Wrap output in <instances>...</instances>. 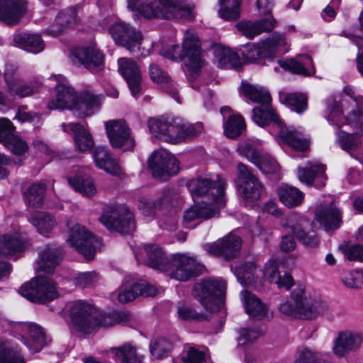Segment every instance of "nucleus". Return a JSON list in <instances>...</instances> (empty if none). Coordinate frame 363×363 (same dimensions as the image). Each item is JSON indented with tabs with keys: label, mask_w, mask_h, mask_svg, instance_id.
Listing matches in <instances>:
<instances>
[{
	"label": "nucleus",
	"mask_w": 363,
	"mask_h": 363,
	"mask_svg": "<svg viewBox=\"0 0 363 363\" xmlns=\"http://www.w3.org/2000/svg\"><path fill=\"white\" fill-rule=\"evenodd\" d=\"M69 315L75 328L85 334L91 333L99 326L110 327L125 323L130 320V313L128 312L103 313L94 306L83 301H77L72 304Z\"/></svg>",
	"instance_id": "nucleus-1"
},
{
	"label": "nucleus",
	"mask_w": 363,
	"mask_h": 363,
	"mask_svg": "<svg viewBox=\"0 0 363 363\" xmlns=\"http://www.w3.org/2000/svg\"><path fill=\"white\" fill-rule=\"evenodd\" d=\"M147 126L154 137L173 144L197 137L203 130L201 123H185L179 118H150Z\"/></svg>",
	"instance_id": "nucleus-2"
},
{
	"label": "nucleus",
	"mask_w": 363,
	"mask_h": 363,
	"mask_svg": "<svg viewBox=\"0 0 363 363\" xmlns=\"http://www.w3.org/2000/svg\"><path fill=\"white\" fill-rule=\"evenodd\" d=\"M329 309L326 302L307 297L302 286L295 288L291 292V299L281 303L279 307L283 315L307 320L325 314Z\"/></svg>",
	"instance_id": "nucleus-3"
},
{
	"label": "nucleus",
	"mask_w": 363,
	"mask_h": 363,
	"mask_svg": "<svg viewBox=\"0 0 363 363\" xmlns=\"http://www.w3.org/2000/svg\"><path fill=\"white\" fill-rule=\"evenodd\" d=\"M128 7L147 18L188 17L192 11L190 5L179 0H129Z\"/></svg>",
	"instance_id": "nucleus-4"
},
{
	"label": "nucleus",
	"mask_w": 363,
	"mask_h": 363,
	"mask_svg": "<svg viewBox=\"0 0 363 363\" xmlns=\"http://www.w3.org/2000/svg\"><path fill=\"white\" fill-rule=\"evenodd\" d=\"M242 91L244 96L260 106L252 110V118L259 126L264 127L272 122L280 124L277 114L271 106L272 98L267 91L250 84H243Z\"/></svg>",
	"instance_id": "nucleus-5"
},
{
	"label": "nucleus",
	"mask_w": 363,
	"mask_h": 363,
	"mask_svg": "<svg viewBox=\"0 0 363 363\" xmlns=\"http://www.w3.org/2000/svg\"><path fill=\"white\" fill-rule=\"evenodd\" d=\"M225 181L219 175L216 176V180L201 177L187 183V187L195 202L200 197H206L207 200L202 202H207L209 206L214 203L218 208L225 205Z\"/></svg>",
	"instance_id": "nucleus-6"
},
{
	"label": "nucleus",
	"mask_w": 363,
	"mask_h": 363,
	"mask_svg": "<svg viewBox=\"0 0 363 363\" xmlns=\"http://www.w3.org/2000/svg\"><path fill=\"white\" fill-rule=\"evenodd\" d=\"M225 290V282L206 279L194 285L192 294L207 311L216 313L223 306Z\"/></svg>",
	"instance_id": "nucleus-7"
},
{
	"label": "nucleus",
	"mask_w": 363,
	"mask_h": 363,
	"mask_svg": "<svg viewBox=\"0 0 363 363\" xmlns=\"http://www.w3.org/2000/svg\"><path fill=\"white\" fill-rule=\"evenodd\" d=\"M69 228L68 245L83 255L86 259L94 258L96 250L101 246L100 240L88 231L84 226L69 220L67 223Z\"/></svg>",
	"instance_id": "nucleus-8"
},
{
	"label": "nucleus",
	"mask_w": 363,
	"mask_h": 363,
	"mask_svg": "<svg viewBox=\"0 0 363 363\" xmlns=\"http://www.w3.org/2000/svg\"><path fill=\"white\" fill-rule=\"evenodd\" d=\"M19 292L27 299L37 303L50 301L58 296L55 283L48 275L41 273L21 286Z\"/></svg>",
	"instance_id": "nucleus-9"
},
{
	"label": "nucleus",
	"mask_w": 363,
	"mask_h": 363,
	"mask_svg": "<svg viewBox=\"0 0 363 363\" xmlns=\"http://www.w3.org/2000/svg\"><path fill=\"white\" fill-rule=\"evenodd\" d=\"M237 185L241 197L247 203L259 200L265 194L264 188L252 171L242 163L237 166Z\"/></svg>",
	"instance_id": "nucleus-10"
},
{
	"label": "nucleus",
	"mask_w": 363,
	"mask_h": 363,
	"mask_svg": "<svg viewBox=\"0 0 363 363\" xmlns=\"http://www.w3.org/2000/svg\"><path fill=\"white\" fill-rule=\"evenodd\" d=\"M105 128L109 143L113 149L122 152L133 151L136 142L132 131L123 119L110 120L105 123Z\"/></svg>",
	"instance_id": "nucleus-11"
},
{
	"label": "nucleus",
	"mask_w": 363,
	"mask_h": 363,
	"mask_svg": "<svg viewBox=\"0 0 363 363\" xmlns=\"http://www.w3.org/2000/svg\"><path fill=\"white\" fill-rule=\"evenodd\" d=\"M108 32L116 44L125 48L133 55H139L143 40L140 32L121 21L112 24L108 28Z\"/></svg>",
	"instance_id": "nucleus-12"
},
{
	"label": "nucleus",
	"mask_w": 363,
	"mask_h": 363,
	"mask_svg": "<svg viewBox=\"0 0 363 363\" xmlns=\"http://www.w3.org/2000/svg\"><path fill=\"white\" fill-rule=\"evenodd\" d=\"M169 267L165 271L171 278L185 281L194 277L200 275L203 266L199 263L194 257L186 255H177L169 262Z\"/></svg>",
	"instance_id": "nucleus-13"
},
{
	"label": "nucleus",
	"mask_w": 363,
	"mask_h": 363,
	"mask_svg": "<svg viewBox=\"0 0 363 363\" xmlns=\"http://www.w3.org/2000/svg\"><path fill=\"white\" fill-rule=\"evenodd\" d=\"M148 163L153 177L160 179H167L177 174L179 169L178 160L165 150L154 152Z\"/></svg>",
	"instance_id": "nucleus-14"
},
{
	"label": "nucleus",
	"mask_w": 363,
	"mask_h": 363,
	"mask_svg": "<svg viewBox=\"0 0 363 363\" xmlns=\"http://www.w3.org/2000/svg\"><path fill=\"white\" fill-rule=\"evenodd\" d=\"M100 220L108 229L121 234H130L135 228L133 213L123 207L112 209L104 214Z\"/></svg>",
	"instance_id": "nucleus-15"
},
{
	"label": "nucleus",
	"mask_w": 363,
	"mask_h": 363,
	"mask_svg": "<svg viewBox=\"0 0 363 363\" xmlns=\"http://www.w3.org/2000/svg\"><path fill=\"white\" fill-rule=\"evenodd\" d=\"M241 246L240 237L229 233L215 242L204 245L203 249L211 255L232 259L238 256Z\"/></svg>",
	"instance_id": "nucleus-16"
},
{
	"label": "nucleus",
	"mask_w": 363,
	"mask_h": 363,
	"mask_svg": "<svg viewBox=\"0 0 363 363\" xmlns=\"http://www.w3.org/2000/svg\"><path fill=\"white\" fill-rule=\"evenodd\" d=\"M53 78L58 82L56 85V98L48 103L50 109H73L75 111L78 95L72 87L65 83V79L62 76Z\"/></svg>",
	"instance_id": "nucleus-17"
},
{
	"label": "nucleus",
	"mask_w": 363,
	"mask_h": 363,
	"mask_svg": "<svg viewBox=\"0 0 363 363\" xmlns=\"http://www.w3.org/2000/svg\"><path fill=\"white\" fill-rule=\"evenodd\" d=\"M0 143L16 155H21L28 150V145L16 134V128L11 121L0 118Z\"/></svg>",
	"instance_id": "nucleus-18"
},
{
	"label": "nucleus",
	"mask_w": 363,
	"mask_h": 363,
	"mask_svg": "<svg viewBox=\"0 0 363 363\" xmlns=\"http://www.w3.org/2000/svg\"><path fill=\"white\" fill-rule=\"evenodd\" d=\"M183 49L186 51L185 65L192 73H197L202 67L200 57V43L197 34L191 30H187L184 35Z\"/></svg>",
	"instance_id": "nucleus-19"
},
{
	"label": "nucleus",
	"mask_w": 363,
	"mask_h": 363,
	"mask_svg": "<svg viewBox=\"0 0 363 363\" xmlns=\"http://www.w3.org/2000/svg\"><path fill=\"white\" fill-rule=\"evenodd\" d=\"M118 70L125 79L131 94L138 97L142 93V74L137 63L128 58L121 57L118 60Z\"/></svg>",
	"instance_id": "nucleus-20"
},
{
	"label": "nucleus",
	"mask_w": 363,
	"mask_h": 363,
	"mask_svg": "<svg viewBox=\"0 0 363 363\" xmlns=\"http://www.w3.org/2000/svg\"><path fill=\"white\" fill-rule=\"evenodd\" d=\"M325 169L324 164L316 162H308L304 167L298 169V177L301 182L308 186L321 189L325 186L328 179Z\"/></svg>",
	"instance_id": "nucleus-21"
},
{
	"label": "nucleus",
	"mask_w": 363,
	"mask_h": 363,
	"mask_svg": "<svg viewBox=\"0 0 363 363\" xmlns=\"http://www.w3.org/2000/svg\"><path fill=\"white\" fill-rule=\"evenodd\" d=\"M73 56L93 73H97L104 68V55L94 48H76L73 50Z\"/></svg>",
	"instance_id": "nucleus-22"
},
{
	"label": "nucleus",
	"mask_w": 363,
	"mask_h": 363,
	"mask_svg": "<svg viewBox=\"0 0 363 363\" xmlns=\"http://www.w3.org/2000/svg\"><path fill=\"white\" fill-rule=\"evenodd\" d=\"M24 335L22 337L23 344L32 352H40L48 344L43 328L35 323H28L22 325Z\"/></svg>",
	"instance_id": "nucleus-23"
},
{
	"label": "nucleus",
	"mask_w": 363,
	"mask_h": 363,
	"mask_svg": "<svg viewBox=\"0 0 363 363\" xmlns=\"http://www.w3.org/2000/svg\"><path fill=\"white\" fill-rule=\"evenodd\" d=\"M242 300L247 314L257 320L270 319L272 311L259 298L247 291L242 292Z\"/></svg>",
	"instance_id": "nucleus-24"
},
{
	"label": "nucleus",
	"mask_w": 363,
	"mask_h": 363,
	"mask_svg": "<svg viewBox=\"0 0 363 363\" xmlns=\"http://www.w3.org/2000/svg\"><path fill=\"white\" fill-rule=\"evenodd\" d=\"M316 218L326 230H336L342 223L341 213L333 203L317 208Z\"/></svg>",
	"instance_id": "nucleus-25"
},
{
	"label": "nucleus",
	"mask_w": 363,
	"mask_h": 363,
	"mask_svg": "<svg viewBox=\"0 0 363 363\" xmlns=\"http://www.w3.org/2000/svg\"><path fill=\"white\" fill-rule=\"evenodd\" d=\"M25 0H0V21L9 25L18 22L24 12Z\"/></svg>",
	"instance_id": "nucleus-26"
},
{
	"label": "nucleus",
	"mask_w": 363,
	"mask_h": 363,
	"mask_svg": "<svg viewBox=\"0 0 363 363\" xmlns=\"http://www.w3.org/2000/svg\"><path fill=\"white\" fill-rule=\"evenodd\" d=\"M362 343V337L359 335L351 331H342L339 333L335 339L333 347V352L338 357H342L350 351L359 348Z\"/></svg>",
	"instance_id": "nucleus-27"
},
{
	"label": "nucleus",
	"mask_w": 363,
	"mask_h": 363,
	"mask_svg": "<svg viewBox=\"0 0 363 363\" xmlns=\"http://www.w3.org/2000/svg\"><path fill=\"white\" fill-rule=\"evenodd\" d=\"M6 89L11 96L28 97L38 91L40 86L38 81L26 82L19 78L9 79L5 76Z\"/></svg>",
	"instance_id": "nucleus-28"
},
{
	"label": "nucleus",
	"mask_w": 363,
	"mask_h": 363,
	"mask_svg": "<svg viewBox=\"0 0 363 363\" xmlns=\"http://www.w3.org/2000/svg\"><path fill=\"white\" fill-rule=\"evenodd\" d=\"M93 156L96 166L106 172L114 175H120L122 169L116 160L111 157L107 147L99 146L95 148Z\"/></svg>",
	"instance_id": "nucleus-29"
},
{
	"label": "nucleus",
	"mask_w": 363,
	"mask_h": 363,
	"mask_svg": "<svg viewBox=\"0 0 363 363\" xmlns=\"http://www.w3.org/2000/svg\"><path fill=\"white\" fill-rule=\"evenodd\" d=\"M62 255V251L60 248L48 245L40 255L38 273L52 274L56 265L61 261Z\"/></svg>",
	"instance_id": "nucleus-30"
},
{
	"label": "nucleus",
	"mask_w": 363,
	"mask_h": 363,
	"mask_svg": "<svg viewBox=\"0 0 363 363\" xmlns=\"http://www.w3.org/2000/svg\"><path fill=\"white\" fill-rule=\"evenodd\" d=\"M145 251L147 256L146 264L150 267L162 272L167 271L169 267L171 259L168 258L165 252L158 245H145Z\"/></svg>",
	"instance_id": "nucleus-31"
},
{
	"label": "nucleus",
	"mask_w": 363,
	"mask_h": 363,
	"mask_svg": "<svg viewBox=\"0 0 363 363\" xmlns=\"http://www.w3.org/2000/svg\"><path fill=\"white\" fill-rule=\"evenodd\" d=\"M101 101V96L93 92L85 91L77 96L75 108L76 114L79 118H85L92 113L94 108H98Z\"/></svg>",
	"instance_id": "nucleus-32"
},
{
	"label": "nucleus",
	"mask_w": 363,
	"mask_h": 363,
	"mask_svg": "<svg viewBox=\"0 0 363 363\" xmlns=\"http://www.w3.org/2000/svg\"><path fill=\"white\" fill-rule=\"evenodd\" d=\"M263 274L270 283L276 284L279 288L284 287L289 290L293 284L291 275H280L278 262L276 259H270L265 264Z\"/></svg>",
	"instance_id": "nucleus-33"
},
{
	"label": "nucleus",
	"mask_w": 363,
	"mask_h": 363,
	"mask_svg": "<svg viewBox=\"0 0 363 363\" xmlns=\"http://www.w3.org/2000/svg\"><path fill=\"white\" fill-rule=\"evenodd\" d=\"M13 42L19 48L33 53H38L45 48L43 40L38 34L18 33L14 35Z\"/></svg>",
	"instance_id": "nucleus-34"
},
{
	"label": "nucleus",
	"mask_w": 363,
	"mask_h": 363,
	"mask_svg": "<svg viewBox=\"0 0 363 363\" xmlns=\"http://www.w3.org/2000/svg\"><path fill=\"white\" fill-rule=\"evenodd\" d=\"M18 347L11 341L0 339V363H26Z\"/></svg>",
	"instance_id": "nucleus-35"
},
{
	"label": "nucleus",
	"mask_w": 363,
	"mask_h": 363,
	"mask_svg": "<svg viewBox=\"0 0 363 363\" xmlns=\"http://www.w3.org/2000/svg\"><path fill=\"white\" fill-rule=\"evenodd\" d=\"M76 21V11L70 8L58 13L54 23L45 31L46 33L53 36L62 33L69 26L73 24Z\"/></svg>",
	"instance_id": "nucleus-36"
},
{
	"label": "nucleus",
	"mask_w": 363,
	"mask_h": 363,
	"mask_svg": "<svg viewBox=\"0 0 363 363\" xmlns=\"http://www.w3.org/2000/svg\"><path fill=\"white\" fill-rule=\"evenodd\" d=\"M280 201L288 208L300 206L303 199L304 194L298 189L289 185H282L278 189Z\"/></svg>",
	"instance_id": "nucleus-37"
},
{
	"label": "nucleus",
	"mask_w": 363,
	"mask_h": 363,
	"mask_svg": "<svg viewBox=\"0 0 363 363\" xmlns=\"http://www.w3.org/2000/svg\"><path fill=\"white\" fill-rule=\"evenodd\" d=\"M46 185L44 183H33L23 192L26 205L35 208H40L44 202Z\"/></svg>",
	"instance_id": "nucleus-38"
},
{
	"label": "nucleus",
	"mask_w": 363,
	"mask_h": 363,
	"mask_svg": "<svg viewBox=\"0 0 363 363\" xmlns=\"http://www.w3.org/2000/svg\"><path fill=\"white\" fill-rule=\"evenodd\" d=\"M203 203L195 205L185 211L183 220L185 225L198 218L209 219L216 216L218 211L215 208L209 206L207 202H205V204Z\"/></svg>",
	"instance_id": "nucleus-39"
},
{
	"label": "nucleus",
	"mask_w": 363,
	"mask_h": 363,
	"mask_svg": "<svg viewBox=\"0 0 363 363\" xmlns=\"http://www.w3.org/2000/svg\"><path fill=\"white\" fill-rule=\"evenodd\" d=\"M26 247V242L16 235H6L0 238V256H11L23 251Z\"/></svg>",
	"instance_id": "nucleus-40"
},
{
	"label": "nucleus",
	"mask_w": 363,
	"mask_h": 363,
	"mask_svg": "<svg viewBox=\"0 0 363 363\" xmlns=\"http://www.w3.org/2000/svg\"><path fill=\"white\" fill-rule=\"evenodd\" d=\"M69 128L74 135V138L77 148L81 152L91 150L94 143L89 132L79 123H70Z\"/></svg>",
	"instance_id": "nucleus-41"
},
{
	"label": "nucleus",
	"mask_w": 363,
	"mask_h": 363,
	"mask_svg": "<svg viewBox=\"0 0 363 363\" xmlns=\"http://www.w3.org/2000/svg\"><path fill=\"white\" fill-rule=\"evenodd\" d=\"M279 64L283 69L295 74L309 76L315 73V69L313 65L311 69L306 68L308 65H312V59L308 55L303 57L302 62L291 58L286 60H279Z\"/></svg>",
	"instance_id": "nucleus-42"
},
{
	"label": "nucleus",
	"mask_w": 363,
	"mask_h": 363,
	"mask_svg": "<svg viewBox=\"0 0 363 363\" xmlns=\"http://www.w3.org/2000/svg\"><path fill=\"white\" fill-rule=\"evenodd\" d=\"M30 221L43 235L50 232L56 224L53 216L43 211L33 213L30 218Z\"/></svg>",
	"instance_id": "nucleus-43"
},
{
	"label": "nucleus",
	"mask_w": 363,
	"mask_h": 363,
	"mask_svg": "<svg viewBox=\"0 0 363 363\" xmlns=\"http://www.w3.org/2000/svg\"><path fill=\"white\" fill-rule=\"evenodd\" d=\"M338 250L350 262H363V245L361 244L343 241L338 245Z\"/></svg>",
	"instance_id": "nucleus-44"
},
{
	"label": "nucleus",
	"mask_w": 363,
	"mask_h": 363,
	"mask_svg": "<svg viewBox=\"0 0 363 363\" xmlns=\"http://www.w3.org/2000/svg\"><path fill=\"white\" fill-rule=\"evenodd\" d=\"M67 179L71 186L85 196H92L96 192L94 181L89 177L76 176Z\"/></svg>",
	"instance_id": "nucleus-45"
},
{
	"label": "nucleus",
	"mask_w": 363,
	"mask_h": 363,
	"mask_svg": "<svg viewBox=\"0 0 363 363\" xmlns=\"http://www.w3.org/2000/svg\"><path fill=\"white\" fill-rule=\"evenodd\" d=\"M244 57L250 62L259 63L264 58L272 60V52L264 43L259 45H249L243 52Z\"/></svg>",
	"instance_id": "nucleus-46"
},
{
	"label": "nucleus",
	"mask_w": 363,
	"mask_h": 363,
	"mask_svg": "<svg viewBox=\"0 0 363 363\" xmlns=\"http://www.w3.org/2000/svg\"><path fill=\"white\" fill-rule=\"evenodd\" d=\"M245 130V123L240 116H230L224 123V133L228 138L235 139Z\"/></svg>",
	"instance_id": "nucleus-47"
},
{
	"label": "nucleus",
	"mask_w": 363,
	"mask_h": 363,
	"mask_svg": "<svg viewBox=\"0 0 363 363\" xmlns=\"http://www.w3.org/2000/svg\"><path fill=\"white\" fill-rule=\"evenodd\" d=\"M279 136L286 143L296 150L305 151L308 148V141L303 139L301 134L297 131L281 130Z\"/></svg>",
	"instance_id": "nucleus-48"
},
{
	"label": "nucleus",
	"mask_w": 363,
	"mask_h": 363,
	"mask_svg": "<svg viewBox=\"0 0 363 363\" xmlns=\"http://www.w3.org/2000/svg\"><path fill=\"white\" fill-rule=\"evenodd\" d=\"M220 16L226 21H235L240 17L239 0H220Z\"/></svg>",
	"instance_id": "nucleus-49"
},
{
	"label": "nucleus",
	"mask_w": 363,
	"mask_h": 363,
	"mask_svg": "<svg viewBox=\"0 0 363 363\" xmlns=\"http://www.w3.org/2000/svg\"><path fill=\"white\" fill-rule=\"evenodd\" d=\"M257 269V267L255 262L244 263L237 271L238 281L244 286L253 284L255 281Z\"/></svg>",
	"instance_id": "nucleus-50"
},
{
	"label": "nucleus",
	"mask_w": 363,
	"mask_h": 363,
	"mask_svg": "<svg viewBox=\"0 0 363 363\" xmlns=\"http://www.w3.org/2000/svg\"><path fill=\"white\" fill-rule=\"evenodd\" d=\"M281 100L298 113L303 112L307 108V98L303 94H284L281 97Z\"/></svg>",
	"instance_id": "nucleus-51"
},
{
	"label": "nucleus",
	"mask_w": 363,
	"mask_h": 363,
	"mask_svg": "<svg viewBox=\"0 0 363 363\" xmlns=\"http://www.w3.org/2000/svg\"><path fill=\"white\" fill-rule=\"evenodd\" d=\"M113 350L115 351L116 357L121 363H141L135 349L130 345H123Z\"/></svg>",
	"instance_id": "nucleus-52"
},
{
	"label": "nucleus",
	"mask_w": 363,
	"mask_h": 363,
	"mask_svg": "<svg viewBox=\"0 0 363 363\" xmlns=\"http://www.w3.org/2000/svg\"><path fill=\"white\" fill-rule=\"evenodd\" d=\"M136 285L137 282L134 281L124 283L120 288L118 295V301L122 303H126L140 296L139 289Z\"/></svg>",
	"instance_id": "nucleus-53"
},
{
	"label": "nucleus",
	"mask_w": 363,
	"mask_h": 363,
	"mask_svg": "<svg viewBox=\"0 0 363 363\" xmlns=\"http://www.w3.org/2000/svg\"><path fill=\"white\" fill-rule=\"evenodd\" d=\"M216 57L218 58V65L220 67H235L239 62L238 55L228 48L216 50Z\"/></svg>",
	"instance_id": "nucleus-54"
},
{
	"label": "nucleus",
	"mask_w": 363,
	"mask_h": 363,
	"mask_svg": "<svg viewBox=\"0 0 363 363\" xmlns=\"http://www.w3.org/2000/svg\"><path fill=\"white\" fill-rule=\"evenodd\" d=\"M150 347L152 355L160 359L171 350L172 343L168 340L161 337L151 342Z\"/></svg>",
	"instance_id": "nucleus-55"
},
{
	"label": "nucleus",
	"mask_w": 363,
	"mask_h": 363,
	"mask_svg": "<svg viewBox=\"0 0 363 363\" xmlns=\"http://www.w3.org/2000/svg\"><path fill=\"white\" fill-rule=\"evenodd\" d=\"M339 143L343 150L351 152L355 150L361 145V136L357 134L342 133L339 135Z\"/></svg>",
	"instance_id": "nucleus-56"
},
{
	"label": "nucleus",
	"mask_w": 363,
	"mask_h": 363,
	"mask_svg": "<svg viewBox=\"0 0 363 363\" xmlns=\"http://www.w3.org/2000/svg\"><path fill=\"white\" fill-rule=\"evenodd\" d=\"M177 312L179 318L184 320L202 321L208 319L207 314L198 313L194 308L186 305L179 306Z\"/></svg>",
	"instance_id": "nucleus-57"
},
{
	"label": "nucleus",
	"mask_w": 363,
	"mask_h": 363,
	"mask_svg": "<svg viewBox=\"0 0 363 363\" xmlns=\"http://www.w3.org/2000/svg\"><path fill=\"white\" fill-rule=\"evenodd\" d=\"M165 199L161 198L157 204L153 200L147 198H141L139 201L138 208L145 216H151L155 213L157 206H162L164 203Z\"/></svg>",
	"instance_id": "nucleus-58"
},
{
	"label": "nucleus",
	"mask_w": 363,
	"mask_h": 363,
	"mask_svg": "<svg viewBox=\"0 0 363 363\" xmlns=\"http://www.w3.org/2000/svg\"><path fill=\"white\" fill-rule=\"evenodd\" d=\"M149 74L151 79L157 83L165 84L167 85L171 82V78L169 74L161 69L155 63H152L149 67Z\"/></svg>",
	"instance_id": "nucleus-59"
},
{
	"label": "nucleus",
	"mask_w": 363,
	"mask_h": 363,
	"mask_svg": "<svg viewBox=\"0 0 363 363\" xmlns=\"http://www.w3.org/2000/svg\"><path fill=\"white\" fill-rule=\"evenodd\" d=\"M257 166L264 174H275L279 169L277 162L268 155H262Z\"/></svg>",
	"instance_id": "nucleus-60"
},
{
	"label": "nucleus",
	"mask_w": 363,
	"mask_h": 363,
	"mask_svg": "<svg viewBox=\"0 0 363 363\" xmlns=\"http://www.w3.org/2000/svg\"><path fill=\"white\" fill-rule=\"evenodd\" d=\"M160 54L164 57L173 61L181 60L184 58L186 59V51L183 49V47L180 48L178 45L163 49L160 52Z\"/></svg>",
	"instance_id": "nucleus-61"
},
{
	"label": "nucleus",
	"mask_w": 363,
	"mask_h": 363,
	"mask_svg": "<svg viewBox=\"0 0 363 363\" xmlns=\"http://www.w3.org/2000/svg\"><path fill=\"white\" fill-rule=\"evenodd\" d=\"M342 281L349 288L359 289L363 284V272L357 270L350 272L343 278Z\"/></svg>",
	"instance_id": "nucleus-62"
},
{
	"label": "nucleus",
	"mask_w": 363,
	"mask_h": 363,
	"mask_svg": "<svg viewBox=\"0 0 363 363\" xmlns=\"http://www.w3.org/2000/svg\"><path fill=\"white\" fill-rule=\"evenodd\" d=\"M98 277V274L95 272H87L79 273L74 279L76 286L85 288L94 284Z\"/></svg>",
	"instance_id": "nucleus-63"
},
{
	"label": "nucleus",
	"mask_w": 363,
	"mask_h": 363,
	"mask_svg": "<svg viewBox=\"0 0 363 363\" xmlns=\"http://www.w3.org/2000/svg\"><path fill=\"white\" fill-rule=\"evenodd\" d=\"M182 359L186 363H203L206 359V354L204 352L191 347Z\"/></svg>",
	"instance_id": "nucleus-64"
}]
</instances>
